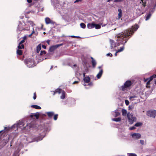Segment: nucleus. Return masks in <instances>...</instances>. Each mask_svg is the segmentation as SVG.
Returning a JSON list of instances; mask_svg holds the SVG:
<instances>
[{"mask_svg":"<svg viewBox=\"0 0 156 156\" xmlns=\"http://www.w3.org/2000/svg\"><path fill=\"white\" fill-rule=\"evenodd\" d=\"M136 30V24L133 26L129 30H126L123 32L117 34L115 37H117L116 44L117 46L120 44H124L127 42L130 36L132 35Z\"/></svg>","mask_w":156,"mask_h":156,"instance_id":"obj_1","label":"nucleus"},{"mask_svg":"<svg viewBox=\"0 0 156 156\" xmlns=\"http://www.w3.org/2000/svg\"><path fill=\"white\" fill-rule=\"evenodd\" d=\"M28 126L27 124L26 126H24V122L22 121H19L17 122L16 124H15L13 125L11 127H5L4 129L6 130H9L10 129H14L13 128H16L17 130L20 131L23 129H26L27 127H28Z\"/></svg>","mask_w":156,"mask_h":156,"instance_id":"obj_2","label":"nucleus"},{"mask_svg":"<svg viewBox=\"0 0 156 156\" xmlns=\"http://www.w3.org/2000/svg\"><path fill=\"white\" fill-rule=\"evenodd\" d=\"M45 133L44 131L41 133H40L38 136H37L35 135L33 136H31V139L32 140L30 141V142L36 141L37 142L40 141L42 140L43 138L45 136Z\"/></svg>","mask_w":156,"mask_h":156,"instance_id":"obj_3","label":"nucleus"},{"mask_svg":"<svg viewBox=\"0 0 156 156\" xmlns=\"http://www.w3.org/2000/svg\"><path fill=\"white\" fill-rule=\"evenodd\" d=\"M146 2L145 0H141L140 1L139 3L138 4V10L140 12V13H139L137 15L140 16L141 14H143L144 11H143V9L144 8V7L146 5Z\"/></svg>","mask_w":156,"mask_h":156,"instance_id":"obj_4","label":"nucleus"},{"mask_svg":"<svg viewBox=\"0 0 156 156\" xmlns=\"http://www.w3.org/2000/svg\"><path fill=\"white\" fill-rule=\"evenodd\" d=\"M133 83V82L130 80L126 81L124 85L120 87V89L122 91L129 88Z\"/></svg>","mask_w":156,"mask_h":156,"instance_id":"obj_5","label":"nucleus"},{"mask_svg":"<svg viewBox=\"0 0 156 156\" xmlns=\"http://www.w3.org/2000/svg\"><path fill=\"white\" fill-rule=\"evenodd\" d=\"M25 64L29 68L34 67L35 66L34 59L29 58L24 60Z\"/></svg>","mask_w":156,"mask_h":156,"instance_id":"obj_6","label":"nucleus"},{"mask_svg":"<svg viewBox=\"0 0 156 156\" xmlns=\"http://www.w3.org/2000/svg\"><path fill=\"white\" fill-rule=\"evenodd\" d=\"M53 95H54L56 93H58L60 94L62 93V95L60 97V98L61 99H63L65 98L66 93L65 91L60 89H57L55 90V91H53Z\"/></svg>","mask_w":156,"mask_h":156,"instance_id":"obj_7","label":"nucleus"},{"mask_svg":"<svg viewBox=\"0 0 156 156\" xmlns=\"http://www.w3.org/2000/svg\"><path fill=\"white\" fill-rule=\"evenodd\" d=\"M156 77V75H154L153 76H151L150 78H147L145 80V81H147L146 83V87H147L149 88L150 86L149 85L150 84V82L154 78Z\"/></svg>","mask_w":156,"mask_h":156,"instance_id":"obj_8","label":"nucleus"},{"mask_svg":"<svg viewBox=\"0 0 156 156\" xmlns=\"http://www.w3.org/2000/svg\"><path fill=\"white\" fill-rule=\"evenodd\" d=\"M147 114L148 116L154 118L156 116V110L149 111L147 112Z\"/></svg>","mask_w":156,"mask_h":156,"instance_id":"obj_9","label":"nucleus"},{"mask_svg":"<svg viewBox=\"0 0 156 156\" xmlns=\"http://www.w3.org/2000/svg\"><path fill=\"white\" fill-rule=\"evenodd\" d=\"M63 45V44H58L51 46L50 47L49 50V52H52L54 51L55 49L57 48L59 46H61Z\"/></svg>","mask_w":156,"mask_h":156,"instance_id":"obj_10","label":"nucleus"},{"mask_svg":"<svg viewBox=\"0 0 156 156\" xmlns=\"http://www.w3.org/2000/svg\"><path fill=\"white\" fill-rule=\"evenodd\" d=\"M23 147V145L22 143H20L19 147H17V150L15 151L13 156H19L18 153L20 151V149Z\"/></svg>","mask_w":156,"mask_h":156,"instance_id":"obj_11","label":"nucleus"},{"mask_svg":"<svg viewBox=\"0 0 156 156\" xmlns=\"http://www.w3.org/2000/svg\"><path fill=\"white\" fill-rule=\"evenodd\" d=\"M46 52L45 51H41V53L40 54V56L41 57L39 58V60L41 61L43 60L44 59H46L48 58L46 56H45V57H43V56L45 55Z\"/></svg>","mask_w":156,"mask_h":156,"instance_id":"obj_12","label":"nucleus"},{"mask_svg":"<svg viewBox=\"0 0 156 156\" xmlns=\"http://www.w3.org/2000/svg\"><path fill=\"white\" fill-rule=\"evenodd\" d=\"M110 47L111 49H112V51H114L116 50L115 49H114V48L116 47V44H115L114 41L113 40L110 39Z\"/></svg>","mask_w":156,"mask_h":156,"instance_id":"obj_13","label":"nucleus"},{"mask_svg":"<svg viewBox=\"0 0 156 156\" xmlns=\"http://www.w3.org/2000/svg\"><path fill=\"white\" fill-rule=\"evenodd\" d=\"M154 11L155 10L154 9H152L150 10L149 13L146 16L145 19L146 20H147L150 18L151 15V13H153Z\"/></svg>","mask_w":156,"mask_h":156,"instance_id":"obj_14","label":"nucleus"},{"mask_svg":"<svg viewBox=\"0 0 156 156\" xmlns=\"http://www.w3.org/2000/svg\"><path fill=\"white\" fill-rule=\"evenodd\" d=\"M45 22L47 24H51L52 25H54L55 23V22L51 20L48 17H46L45 19Z\"/></svg>","mask_w":156,"mask_h":156,"instance_id":"obj_15","label":"nucleus"},{"mask_svg":"<svg viewBox=\"0 0 156 156\" xmlns=\"http://www.w3.org/2000/svg\"><path fill=\"white\" fill-rule=\"evenodd\" d=\"M22 23L20 22H19V24L18 26L17 31L18 33H19L21 31L23 30H25L26 29L22 26Z\"/></svg>","mask_w":156,"mask_h":156,"instance_id":"obj_16","label":"nucleus"},{"mask_svg":"<svg viewBox=\"0 0 156 156\" xmlns=\"http://www.w3.org/2000/svg\"><path fill=\"white\" fill-rule=\"evenodd\" d=\"M112 115L115 117H116L120 115V113L118 112V110L116 109L115 110V112H112Z\"/></svg>","mask_w":156,"mask_h":156,"instance_id":"obj_17","label":"nucleus"},{"mask_svg":"<svg viewBox=\"0 0 156 156\" xmlns=\"http://www.w3.org/2000/svg\"><path fill=\"white\" fill-rule=\"evenodd\" d=\"M103 73V70L102 69H101L98 73L97 74L96 77L97 78L100 79Z\"/></svg>","mask_w":156,"mask_h":156,"instance_id":"obj_18","label":"nucleus"},{"mask_svg":"<svg viewBox=\"0 0 156 156\" xmlns=\"http://www.w3.org/2000/svg\"><path fill=\"white\" fill-rule=\"evenodd\" d=\"M130 115H131V118H133V121H134L133 118V117H132V116H133V115H131V114H130L129 113H128L127 114V117L128 118V119H129V122H130V124H132L133 123V121H132V120L129 117Z\"/></svg>","mask_w":156,"mask_h":156,"instance_id":"obj_19","label":"nucleus"},{"mask_svg":"<svg viewBox=\"0 0 156 156\" xmlns=\"http://www.w3.org/2000/svg\"><path fill=\"white\" fill-rule=\"evenodd\" d=\"M91 58L92 59L91 62L92 66L94 68L96 65V61L93 57H91Z\"/></svg>","mask_w":156,"mask_h":156,"instance_id":"obj_20","label":"nucleus"},{"mask_svg":"<svg viewBox=\"0 0 156 156\" xmlns=\"http://www.w3.org/2000/svg\"><path fill=\"white\" fill-rule=\"evenodd\" d=\"M83 80L85 82L88 83L90 82V78L89 77L86 76L83 78Z\"/></svg>","mask_w":156,"mask_h":156,"instance_id":"obj_21","label":"nucleus"},{"mask_svg":"<svg viewBox=\"0 0 156 156\" xmlns=\"http://www.w3.org/2000/svg\"><path fill=\"white\" fill-rule=\"evenodd\" d=\"M46 113L49 117H52L54 114V113L53 112H46Z\"/></svg>","mask_w":156,"mask_h":156,"instance_id":"obj_22","label":"nucleus"},{"mask_svg":"<svg viewBox=\"0 0 156 156\" xmlns=\"http://www.w3.org/2000/svg\"><path fill=\"white\" fill-rule=\"evenodd\" d=\"M87 27L88 28L90 29L94 27V23H88L87 24Z\"/></svg>","mask_w":156,"mask_h":156,"instance_id":"obj_23","label":"nucleus"},{"mask_svg":"<svg viewBox=\"0 0 156 156\" xmlns=\"http://www.w3.org/2000/svg\"><path fill=\"white\" fill-rule=\"evenodd\" d=\"M118 11L119 12L118 19H120L122 16V10L120 9H119Z\"/></svg>","mask_w":156,"mask_h":156,"instance_id":"obj_24","label":"nucleus"},{"mask_svg":"<svg viewBox=\"0 0 156 156\" xmlns=\"http://www.w3.org/2000/svg\"><path fill=\"white\" fill-rule=\"evenodd\" d=\"M41 49V44H39L36 48V51L38 53Z\"/></svg>","mask_w":156,"mask_h":156,"instance_id":"obj_25","label":"nucleus"},{"mask_svg":"<svg viewBox=\"0 0 156 156\" xmlns=\"http://www.w3.org/2000/svg\"><path fill=\"white\" fill-rule=\"evenodd\" d=\"M31 107L37 109H40L41 108L40 106L36 105H32L31 106Z\"/></svg>","mask_w":156,"mask_h":156,"instance_id":"obj_26","label":"nucleus"},{"mask_svg":"<svg viewBox=\"0 0 156 156\" xmlns=\"http://www.w3.org/2000/svg\"><path fill=\"white\" fill-rule=\"evenodd\" d=\"M122 115L124 116H126L127 113V111L125 109H122Z\"/></svg>","mask_w":156,"mask_h":156,"instance_id":"obj_27","label":"nucleus"},{"mask_svg":"<svg viewBox=\"0 0 156 156\" xmlns=\"http://www.w3.org/2000/svg\"><path fill=\"white\" fill-rule=\"evenodd\" d=\"M121 118L120 117L117 118H114L112 119V121L117 122L120 121H121Z\"/></svg>","mask_w":156,"mask_h":156,"instance_id":"obj_28","label":"nucleus"},{"mask_svg":"<svg viewBox=\"0 0 156 156\" xmlns=\"http://www.w3.org/2000/svg\"><path fill=\"white\" fill-rule=\"evenodd\" d=\"M136 97L135 95H133V96H131L129 97V99L131 101H133L136 99Z\"/></svg>","mask_w":156,"mask_h":156,"instance_id":"obj_29","label":"nucleus"},{"mask_svg":"<svg viewBox=\"0 0 156 156\" xmlns=\"http://www.w3.org/2000/svg\"><path fill=\"white\" fill-rule=\"evenodd\" d=\"M17 54L19 55H21L22 54V51L21 50L18 49L17 50Z\"/></svg>","mask_w":156,"mask_h":156,"instance_id":"obj_30","label":"nucleus"},{"mask_svg":"<svg viewBox=\"0 0 156 156\" xmlns=\"http://www.w3.org/2000/svg\"><path fill=\"white\" fill-rule=\"evenodd\" d=\"M124 46H123L122 47H120V49H118L117 50V52H122L124 50Z\"/></svg>","mask_w":156,"mask_h":156,"instance_id":"obj_31","label":"nucleus"},{"mask_svg":"<svg viewBox=\"0 0 156 156\" xmlns=\"http://www.w3.org/2000/svg\"><path fill=\"white\" fill-rule=\"evenodd\" d=\"M18 48L19 49H21L24 48V46L23 44H19V45L18 46Z\"/></svg>","mask_w":156,"mask_h":156,"instance_id":"obj_32","label":"nucleus"},{"mask_svg":"<svg viewBox=\"0 0 156 156\" xmlns=\"http://www.w3.org/2000/svg\"><path fill=\"white\" fill-rule=\"evenodd\" d=\"M132 137L134 139L136 138V133H133L131 135Z\"/></svg>","mask_w":156,"mask_h":156,"instance_id":"obj_33","label":"nucleus"},{"mask_svg":"<svg viewBox=\"0 0 156 156\" xmlns=\"http://www.w3.org/2000/svg\"><path fill=\"white\" fill-rule=\"evenodd\" d=\"M94 27L96 29H99L101 28V26L99 24H96L94 23Z\"/></svg>","mask_w":156,"mask_h":156,"instance_id":"obj_34","label":"nucleus"},{"mask_svg":"<svg viewBox=\"0 0 156 156\" xmlns=\"http://www.w3.org/2000/svg\"><path fill=\"white\" fill-rule=\"evenodd\" d=\"M80 26L81 28H82L83 29L85 28L86 27L85 24L83 23H81L80 24Z\"/></svg>","mask_w":156,"mask_h":156,"instance_id":"obj_35","label":"nucleus"},{"mask_svg":"<svg viewBox=\"0 0 156 156\" xmlns=\"http://www.w3.org/2000/svg\"><path fill=\"white\" fill-rule=\"evenodd\" d=\"M127 155L128 156H136V154L132 153H128Z\"/></svg>","mask_w":156,"mask_h":156,"instance_id":"obj_36","label":"nucleus"},{"mask_svg":"<svg viewBox=\"0 0 156 156\" xmlns=\"http://www.w3.org/2000/svg\"><path fill=\"white\" fill-rule=\"evenodd\" d=\"M34 116L36 117L37 119H38L39 116V113H36L34 114Z\"/></svg>","mask_w":156,"mask_h":156,"instance_id":"obj_37","label":"nucleus"},{"mask_svg":"<svg viewBox=\"0 0 156 156\" xmlns=\"http://www.w3.org/2000/svg\"><path fill=\"white\" fill-rule=\"evenodd\" d=\"M58 115L57 114H55L54 115V120H56L57 119V118H58Z\"/></svg>","mask_w":156,"mask_h":156,"instance_id":"obj_38","label":"nucleus"},{"mask_svg":"<svg viewBox=\"0 0 156 156\" xmlns=\"http://www.w3.org/2000/svg\"><path fill=\"white\" fill-rule=\"evenodd\" d=\"M142 123L141 122H137V127L140 126L142 125Z\"/></svg>","mask_w":156,"mask_h":156,"instance_id":"obj_39","label":"nucleus"},{"mask_svg":"<svg viewBox=\"0 0 156 156\" xmlns=\"http://www.w3.org/2000/svg\"><path fill=\"white\" fill-rule=\"evenodd\" d=\"M134 108V106L133 105H129V110L132 109Z\"/></svg>","mask_w":156,"mask_h":156,"instance_id":"obj_40","label":"nucleus"},{"mask_svg":"<svg viewBox=\"0 0 156 156\" xmlns=\"http://www.w3.org/2000/svg\"><path fill=\"white\" fill-rule=\"evenodd\" d=\"M28 22L29 23H30V25H31V26H32V27H33L34 25H35V24H34V23H33V22L32 21H28Z\"/></svg>","mask_w":156,"mask_h":156,"instance_id":"obj_41","label":"nucleus"},{"mask_svg":"<svg viewBox=\"0 0 156 156\" xmlns=\"http://www.w3.org/2000/svg\"><path fill=\"white\" fill-rule=\"evenodd\" d=\"M123 0H114V2H120L123 1Z\"/></svg>","mask_w":156,"mask_h":156,"instance_id":"obj_42","label":"nucleus"},{"mask_svg":"<svg viewBox=\"0 0 156 156\" xmlns=\"http://www.w3.org/2000/svg\"><path fill=\"white\" fill-rule=\"evenodd\" d=\"M125 103L126 105H128L129 104V101L128 100H125Z\"/></svg>","mask_w":156,"mask_h":156,"instance_id":"obj_43","label":"nucleus"},{"mask_svg":"<svg viewBox=\"0 0 156 156\" xmlns=\"http://www.w3.org/2000/svg\"><path fill=\"white\" fill-rule=\"evenodd\" d=\"M140 143L142 144V145H144V140H140Z\"/></svg>","mask_w":156,"mask_h":156,"instance_id":"obj_44","label":"nucleus"},{"mask_svg":"<svg viewBox=\"0 0 156 156\" xmlns=\"http://www.w3.org/2000/svg\"><path fill=\"white\" fill-rule=\"evenodd\" d=\"M36 98V93H34V97H33V99L35 100Z\"/></svg>","mask_w":156,"mask_h":156,"instance_id":"obj_45","label":"nucleus"},{"mask_svg":"<svg viewBox=\"0 0 156 156\" xmlns=\"http://www.w3.org/2000/svg\"><path fill=\"white\" fill-rule=\"evenodd\" d=\"M141 136V135L140 134L137 133V139L140 138Z\"/></svg>","mask_w":156,"mask_h":156,"instance_id":"obj_46","label":"nucleus"},{"mask_svg":"<svg viewBox=\"0 0 156 156\" xmlns=\"http://www.w3.org/2000/svg\"><path fill=\"white\" fill-rule=\"evenodd\" d=\"M135 129V127L134 126H132L129 128V130H133Z\"/></svg>","mask_w":156,"mask_h":156,"instance_id":"obj_47","label":"nucleus"},{"mask_svg":"<svg viewBox=\"0 0 156 156\" xmlns=\"http://www.w3.org/2000/svg\"><path fill=\"white\" fill-rule=\"evenodd\" d=\"M107 56H110V57H112V54L111 53H108L107 54Z\"/></svg>","mask_w":156,"mask_h":156,"instance_id":"obj_48","label":"nucleus"},{"mask_svg":"<svg viewBox=\"0 0 156 156\" xmlns=\"http://www.w3.org/2000/svg\"><path fill=\"white\" fill-rule=\"evenodd\" d=\"M69 37H77V38H80V37L79 36H74V35L69 36Z\"/></svg>","mask_w":156,"mask_h":156,"instance_id":"obj_49","label":"nucleus"},{"mask_svg":"<svg viewBox=\"0 0 156 156\" xmlns=\"http://www.w3.org/2000/svg\"><path fill=\"white\" fill-rule=\"evenodd\" d=\"M24 42V40H22L19 43V44H22Z\"/></svg>","mask_w":156,"mask_h":156,"instance_id":"obj_50","label":"nucleus"},{"mask_svg":"<svg viewBox=\"0 0 156 156\" xmlns=\"http://www.w3.org/2000/svg\"><path fill=\"white\" fill-rule=\"evenodd\" d=\"M82 1V0H76L75 2H74V3H76V2H80Z\"/></svg>","mask_w":156,"mask_h":156,"instance_id":"obj_51","label":"nucleus"},{"mask_svg":"<svg viewBox=\"0 0 156 156\" xmlns=\"http://www.w3.org/2000/svg\"><path fill=\"white\" fill-rule=\"evenodd\" d=\"M42 47L44 49H45L46 48V46L44 45H42Z\"/></svg>","mask_w":156,"mask_h":156,"instance_id":"obj_52","label":"nucleus"},{"mask_svg":"<svg viewBox=\"0 0 156 156\" xmlns=\"http://www.w3.org/2000/svg\"><path fill=\"white\" fill-rule=\"evenodd\" d=\"M78 82H79L78 81H75L73 82V84H74L76 83H78Z\"/></svg>","mask_w":156,"mask_h":156,"instance_id":"obj_53","label":"nucleus"},{"mask_svg":"<svg viewBox=\"0 0 156 156\" xmlns=\"http://www.w3.org/2000/svg\"><path fill=\"white\" fill-rule=\"evenodd\" d=\"M33 31H32V33H31L32 34H34V33H35V31H34V28H33Z\"/></svg>","mask_w":156,"mask_h":156,"instance_id":"obj_54","label":"nucleus"},{"mask_svg":"<svg viewBox=\"0 0 156 156\" xmlns=\"http://www.w3.org/2000/svg\"><path fill=\"white\" fill-rule=\"evenodd\" d=\"M27 2L28 3H30L32 2V0H27Z\"/></svg>","mask_w":156,"mask_h":156,"instance_id":"obj_55","label":"nucleus"},{"mask_svg":"<svg viewBox=\"0 0 156 156\" xmlns=\"http://www.w3.org/2000/svg\"><path fill=\"white\" fill-rule=\"evenodd\" d=\"M66 13H64L63 14H62V15L65 16H66Z\"/></svg>","mask_w":156,"mask_h":156,"instance_id":"obj_56","label":"nucleus"},{"mask_svg":"<svg viewBox=\"0 0 156 156\" xmlns=\"http://www.w3.org/2000/svg\"><path fill=\"white\" fill-rule=\"evenodd\" d=\"M88 85L90 86H91L92 85V83H90L88 84Z\"/></svg>","mask_w":156,"mask_h":156,"instance_id":"obj_57","label":"nucleus"},{"mask_svg":"<svg viewBox=\"0 0 156 156\" xmlns=\"http://www.w3.org/2000/svg\"><path fill=\"white\" fill-rule=\"evenodd\" d=\"M50 40H48L47 41V43L48 44H49V43H50Z\"/></svg>","mask_w":156,"mask_h":156,"instance_id":"obj_58","label":"nucleus"},{"mask_svg":"<svg viewBox=\"0 0 156 156\" xmlns=\"http://www.w3.org/2000/svg\"><path fill=\"white\" fill-rule=\"evenodd\" d=\"M26 36H24V37H23V40H24L26 39Z\"/></svg>","mask_w":156,"mask_h":156,"instance_id":"obj_59","label":"nucleus"},{"mask_svg":"<svg viewBox=\"0 0 156 156\" xmlns=\"http://www.w3.org/2000/svg\"><path fill=\"white\" fill-rule=\"evenodd\" d=\"M156 7V4L154 5V8H153V9H155V8Z\"/></svg>","mask_w":156,"mask_h":156,"instance_id":"obj_60","label":"nucleus"},{"mask_svg":"<svg viewBox=\"0 0 156 156\" xmlns=\"http://www.w3.org/2000/svg\"><path fill=\"white\" fill-rule=\"evenodd\" d=\"M102 67V66H99L98 67V68L99 69H101V68Z\"/></svg>","mask_w":156,"mask_h":156,"instance_id":"obj_61","label":"nucleus"},{"mask_svg":"<svg viewBox=\"0 0 156 156\" xmlns=\"http://www.w3.org/2000/svg\"><path fill=\"white\" fill-rule=\"evenodd\" d=\"M83 76L84 77V78L85 77H86L85 76V73H83Z\"/></svg>","mask_w":156,"mask_h":156,"instance_id":"obj_62","label":"nucleus"},{"mask_svg":"<svg viewBox=\"0 0 156 156\" xmlns=\"http://www.w3.org/2000/svg\"><path fill=\"white\" fill-rule=\"evenodd\" d=\"M119 52H117V51L116 52V53H115V56H116L117 55V53H118Z\"/></svg>","mask_w":156,"mask_h":156,"instance_id":"obj_63","label":"nucleus"},{"mask_svg":"<svg viewBox=\"0 0 156 156\" xmlns=\"http://www.w3.org/2000/svg\"><path fill=\"white\" fill-rule=\"evenodd\" d=\"M32 34H30L29 35V37H30L32 35Z\"/></svg>","mask_w":156,"mask_h":156,"instance_id":"obj_64","label":"nucleus"}]
</instances>
